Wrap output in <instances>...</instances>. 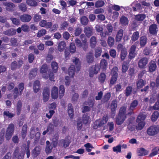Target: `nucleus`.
<instances>
[{
    "mask_svg": "<svg viewBox=\"0 0 159 159\" xmlns=\"http://www.w3.org/2000/svg\"><path fill=\"white\" fill-rule=\"evenodd\" d=\"M73 62L75 63L76 68H75L74 65H71L68 69V73L69 75L73 77L75 75V71H78L80 69V62L79 59L77 58H74L73 59Z\"/></svg>",
    "mask_w": 159,
    "mask_h": 159,
    "instance_id": "nucleus-1",
    "label": "nucleus"
},
{
    "mask_svg": "<svg viewBox=\"0 0 159 159\" xmlns=\"http://www.w3.org/2000/svg\"><path fill=\"white\" fill-rule=\"evenodd\" d=\"M146 118V115L144 114L141 113L139 115L136 120V122L138 123L136 126L137 130H140L143 128L145 125L144 120Z\"/></svg>",
    "mask_w": 159,
    "mask_h": 159,
    "instance_id": "nucleus-2",
    "label": "nucleus"
},
{
    "mask_svg": "<svg viewBox=\"0 0 159 159\" xmlns=\"http://www.w3.org/2000/svg\"><path fill=\"white\" fill-rule=\"evenodd\" d=\"M159 132V127L157 125H154L150 126L147 130V134L151 136H154Z\"/></svg>",
    "mask_w": 159,
    "mask_h": 159,
    "instance_id": "nucleus-3",
    "label": "nucleus"
},
{
    "mask_svg": "<svg viewBox=\"0 0 159 159\" xmlns=\"http://www.w3.org/2000/svg\"><path fill=\"white\" fill-rule=\"evenodd\" d=\"M14 129V126L13 124H10L7 129L6 138L7 140H9L11 137Z\"/></svg>",
    "mask_w": 159,
    "mask_h": 159,
    "instance_id": "nucleus-4",
    "label": "nucleus"
},
{
    "mask_svg": "<svg viewBox=\"0 0 159 159\" xmlns=\"http://www.w3.org/2000/svg\"><path fill=\"white\" fill-rule=\"evenodd\" d=\"M19 90L17 88L14 89V98H16L19 96L22 93V91L24 89V85L22 83H21L19 85Z\"/></svg>",
    "mask_w": 159,
    "mask_h": 159,
    "instance_id": "nucleus-5",
    "label": "nucleus"
},
{
    "mask_svg": "<svg viewBox=\"0 0 159 159\" xmlns=\"http://www.w3.org/2000/svg\"><path fill=\"white\" fill-rule=\"evenodd\" d=\"M117 72V68L116 67H114L111 71V73L113 74V75L110 81V84L113 85L116 83L118 76V74Z\"/></svg>",
    "mask_w": 159,
    "mask_h": 159,
    "instance_id": "nucleus-6",
    "label": "nucleus"
},
{
    "mask_svg": "<svg viewBox=\"0 0 159 159\" xmlns=\"http://www.w3.org/2000/svg\"><path fill=\"white\" fill-rule=\"evenodd\" d=\"M100 68L98 65H95L92 66L89 71V75L90 77H93L94 74H97L100 71Z\"/></svg>",
    "mask_w": 159,
    "mask_h": 159,
    "instance_id": "nucleus-7",
    "label": "nucleus"
},
{
    "mask_svg": "<svg viewBox=\"0 0 159 159\" xmlns=\"http://www.w3.org/2000/svg\"><path fill=\"white\" fill-rule=\"evenodd\" d=\"M51 95L53 99H56L59 97L58 88L57 87L53 86L51 90Z\"/></svg>",
    "mask_w": 159,
    "mask_h": 159,
    "instance_id": "nucleus-8",
    "label": "nucleus"
},
{
    "mask_svg": "<svg viewBox=\"0 0 159 159\" xmlns=\"http://www.w3.org/2000/svg\"><path fill=\"white\" fill-rule=\"evenodd\" d=\"M39 25L42 27H44L46 29H49L51 27L52 23L45 20H42L39 23Z\"/></svg>",
    "mask_w": 159,
    "mask_h": 159,
    "instance_id": "nucleus-9",
    "label": "nucleus"
},
{
    "mask_svg": "<svg viewBox=\"0 0 159 159\" xmlns=\"http://www.w3.org/2000/svg\"><path fill=\"white\" fill-rule=\"evenodd\" d=\"M148 31L151 34L156 35L158 31L157 25L155 24L151 25L149 27Z\"/></svg>",
    "mask_w": 159,
    "mask_h": 159,
    "instance_id": "nucleus-10",
    "label": "nucleus"
},
{
    "mask_svg": "<svg viewBox=\"0 0 159 159\" xmlns=\"http://www.w3.org/2000/svg\"><path fill=\"white\" fill-rule=\"evenodd\" d=\"M148 62V59L146 58H143L140 59L139 61L138 65L139 68H143L146 67Z\"/></svg>",
    "mask_w": 159,
    "mask_h": 159,
    "instance_id": "nucleus-11",
    "label": "nucleus"
},
{
    "mask_svg": "<svg viewBox=\"0 0 159 159\" xmlns=\"http://www.w3.org/2000/svg\"><path fill=\"white\" fill-rule=\"evenodd\" d=\"M20 20L23 22H29L31 19V16L28 14H24L20 17Z\"/></svg>",
    "mask_w": 159,
    "mask_h": 159,
    "instance_id": "nucleus-12",
    "label": "nucleus"
},
{
    "mask_svg": "<svg viewBox=\"0 0 159 159\" xmlns=\"http://www.w3.org/2000/svg\"><path fill=\"white\" fill-rule=\"evenodd\" d=\"M43 100L45 102L47 101L49 97V91L48 88H46L44 89L43 93Z\"/></svg>",
    "mask_w": 159,
    "mask_h": 159,
    "instance_id": "nucleus-13",
    "label": "nucleus"
},
{
    "mask_svg": "<svg viewBox=\"0 0 159 159\" xmlns=\"http://www.w3.org/2000/svg\"><path fill=\"white\" fill-rule=\"evenodd\" d=\"M136 47L134 45H132L131 47L129 54V57L130 58L134 57L136 55L135 52Z\"/></svg>",
    "mask_w": 159,
    "mask_h": 159,
    "instance_id": "nucleus-14",
    "label": "nucleus"
},
{
    "mask_svg": "<svg viewBox=\"0 0 159 159\" xmlns=\"http://www.w3.org/2000/svg\"><path fill=\"white\" fill-rule=\"evenodd\" d=\"M67 111L68 115L70 119H72L73 117L74 110L72 105L71 104L68 105Z\"/></svg>",
    "mask_w": 159,
    "mask_h": 159,
    "instance_id": "nucleus-15",
    "label": "nucleus"
},
{
    "mask_svg": "<svg viewBox=\"0 0 159 159\" xmlns=\"http://www.w3.org/2000/svg\"><path fill=\"white\" fill-rule=\"evenodd\" d=\"M108 120V117L107 116H103L102 120L100 122L98 120L96 121L95 122V124L97 125H98V126H100L107 123Z\"/></svg>",
    "mask_w": 159,
    "mask_h": 159,
    "instance_id": "nucleus-16",
    "label": "nucleus"
},
{
    "mask_svg": "<svg viewBox=\"0 0 159 159\" xmlns=\"http://www.w3.org/2000/svg\"><path fill=\"white\" fill-rule=\"evenodd\" d=\"M126 117L119 114L116 119V122L117 125H120L123 123Z\"/></svg>",
    "mask_w": 159,
    "mask_h": 159,
    "instance_id": "nucleus-17",
    "label": "nucleus"
},
{
    "mask_svg": "<svg viewBox=\"0 0 159 159\" xmlns=\"http://www.w3.org/2000/svg\"><path fill=\"white\" fill-rule=\"evenodd\" d=\"M80 36L82 38V40L83 43V44L82 45L81 47H83L84 51H86L88 47V45L86 43L87 40L86 39L84 35H81Z\"/></svg>",
    "mask_w": 159,
    "mask_h": 159,
    "instance_id": "nucleus-18",
    "label": "nucleus"
},
{
    "mask_svg": "<svg viewBox=\"0 0 159 159\" xmlns=\"http://www.w3.org/2000/svg\"><path fill=\"white\" fill-rule=\"evenodd\" d=\"M123 34V31L122 30L120 29L117 32L116 38V42H119L121 40Z\"/></svg>",
    "mask_w": 159,
    "mask_h": 159,
    "instance_id": "nucleus-19",
    "label": "nucleus"
},
{
    "mask_svg": "<svg viewBox=\"0 0 159 159\" xmlns=\"http://www.w3.org/2000/svg\"><path fill=\"white\" fill-rule=\"evenodd\" d=\"M138 102L136 100H134L131 102L129 108V110L130 112H131L135 109L138 105Z\"/></svg>",
    "mask_w": 159,
    "mask_h": 159,
    "instance_id": "nucleus-20",
    "label": "nucleus"
},
{
    "mask_svg": "<svg viewBox=\"0 0 159 159\" xmlns=\"http://www.w3.org/2000/svg\"><path fill=\"white\" fill-rule=\"evenodd\" d=\"M58 94L59 98L61 99L62 98L65 93V89L64 86L63 85H61L59 87Z\"/></svg>",
    "mask_w": 159,
    "mask_h": 159,
    "instance_id": "nucleus-21",
    "label": "nucleus"
},
{
    "mask_svg": "<svg viewBox=\"0 0 159 159\" xmlns=\"http://www.w3.org/2000/svg\"><path fill=\"white\" fill-rule=\"evenodd\" d=\"M93 28L91 26H87L85 28L84 32L87 36L89 37L92 34Z\"/></svg>",
    "mask_w": 159,
    "mask_h": 159,
    "instance_id": "nucleus-22",
    "label": "nucleus"
},
{
    "mask_svg": "<svg viewBox=\"0 0 159 159\" xmlns=\"http://www.w3.org/2000/svg\"><path fill=\"white\" fill-rule=\"evenodd\" d=\"M121 24L123 26L127 25L129 23L128 19L124 16H122L120 19Z\"/></svg>",
    "mask_w": 159,
    "mask_h": 159,
    "instance_id": "nucleus-23",
    "label": "nucleus"
},
{
    "mask_svg": "<svg viewBox=\"0 0 159 159\" xmlns=\"http://www.w3.org/2000/svg\"><path fill=\"white\" fill-rule=\"evenodd\" d=\"M16 31L15 30L11 28L3 32V34L6 35L12 36L16 34Z\"/></svg>",
    "mask_w": 159,
    "mask_h": 159,
    "instance_id": "nucleus-24",
    "label": "nucleus"
},
{
    "mask_svg": "<svg viewBox=\"0 0 159 159\" xmlns=\"http://www.w3.org/2000/svg\"><path fill=\"white\" fill-rule=\"evenodd\" d=\"M3 5L7 7L6 9L8 11H11V9L10 8H14L15 7L14 4L11 2H3Z\"/></svg>",
    "mask_w": 159,
    "mask_h": 159,
    "instance_id": "nucleus-25",
    "label": "nucleus"
},
{
    "mask_svg": "<svg viewBox=\"0 0 159 159\" xmlns=\"http://www.w3.org/2000/svg\"><path fill=\"white\" fill-rule=\"evenodd\" d=\"M70 144L69 140L66 139H62L60 140L59 143V145L61 146H63L64 148L68 147Z\"/></svg>",
    "mask_w": 159,
    "mask_h": 159,
    "instance_id": "nucleus-26",
    "label": "nucleus"
},
{
    "mask_svg": "<svg viewBox=\"0 0 159 159\" xmlns=\"http://www.w3.org/2000/svg\"><path fill=\"white\" fill-rule=\"evenodd\" d=\"M40 88V86L39 82L38 80L34 82L33 87V89L34 92H38Z\"/></svg>",
    "mask_w": 159,
    "mask_h": 159,
    "instance_id": "nucleus-27",
    "label": "nucleus"
},
{
    "mask_svg": "<svg viewBox=\"0 0 159 159\" xmlns=\"http://www.w3.org/2000/svg\"><path fill=\"white\" fill-rule=\"evenodd\" d=\"M107 63L106 60L102 59L100 61V67L103 70H105L107 67Z\"/></svg>",
    "mask_w": 159,
    "mask_h": 159,
    "instance_id": "nucleus-28",
    "label": "nucleus"
},
{
    "mask_svg": "<svg viewBox=\"0 0 159 159\" xmlns=\"http://www.w3.org/2000/svg\"><path fill=\"white\" fill-rule=\"evenodd\" d=\"M156 65L154 61H151L149 64V70L150 72L154 71L156 68Z\"/></svg>",
    "mask_w": 159,
    "mask_h": 159,
    "instance_id": "nucleus-29",
    "label": "nucleus"
},
{
    "mask_svg": "<svg viewBox=\"0 0 159 159\" xmlns=\"http://www.w3.org/2000/svg\"><path fill=\"white\" fill-rule=\"evenodd\" d=\"M66 46V43L64 41L60 42L58 45V49L60 52H62L65 49Z\"/></svg>",
    "mask_w": 159,
    "mask_h": 159,
    "instance_id": "nucleus-30",
    "label": "nucleus"
},
{
    "mask_svg": "<svg viewBox=\"0 0 159 159\" xmlns=\"http://www.w3.org/2000/svg\"><path fill=\"white\" fill-rule=\"evenodd\" d=\"M147 39L146 36H143L140 38V43L141 47H144L147 43Z\"/></svg>",
    "mask_w": 159,
    "mask_h": 159,
    "instance_id": "nucleus-31",
    "label": "nucleus"
},
{
    "mask_svg": "<svg viewBox=\"0 0 159 159\" xmlns=\"http://www.w3.org/2000/svg\"><path fill=\"white\" fill-rule=\"evenodd\" d=\"M51 68L53 73H56L58 69V66L57 63L53 61L51 63Z\"/></svg>",
    "mask_w": 159,
    "mask_h": 159,
    "instance_id": "nucleus-32",
    "label": "nucleus"
},
{
    "mask_svg": "<svg viewBox=\"0 0 159 159\" xmlns=\"http://www.w3.org/2000/svg\"><path fill=\"white\" fill-rule=\"evenodd\" d=\"M93 54L91 52L88 53L86 56V60L88 62L91 63L93 62Z\"/></svg>",
    "mask_w": 159,
    "mask_h": 159,
    "instance_id": "nucleus-33",
    "label": "nucleus"
},
{
    "mask_svg": "<svg viewBox=\"0 0 159 159\" xmlns=\"http://www.w3.org/2000/svg\"><path fill=\"white\" fill-rule=\"evenodd\" d=\"M138 153L139 156H143L148 154L147 152L143 148H139L138 150Z\"/></svg>",
    "mask_w": 159,
    "mask_h": 159,
    "instance_id": "nucleus-34",
    "label": "nucleus"
},
{
    "mask_svg": "<svg viewBox=\"0 0 159 159\" xmlns=\"http://www.w3.org/2000/svg\"><path fill=\"white\" fill-rule=\"evenodd\" d=\"M146 17L145 15L143 14H139L136 15L135 16V19L136 20L139 21H143Z\"/></svg>",
    "mask_w": 159,
    "mask_h": 159,
    "instance_id": "nucleus-35",
    "label": "nucleus"
},
{
    "mask_svg": "<svg viewBox=\"0 0 159 159\" xmlns=\"http://www.w3.org/2000/svg\"><path fill=\"white\" fill-rule=\"evenodd\" d=\"M117 107V101L116 100L113 101L111 105V108L112 112H114L115 111Z\"/></svg>",
    "mask_w": 159,
    "mask_h": 159,
    "instance_id": "nucleus-36",
    "label": "nucleus"
},
{
    "mask_svg": "<svg viewBox=\"0 0 159 159\" xmlns=\"http://www.w3.org/2000/svg\"><path fill=\"white\" fill-rule=\"evenodd\" d=\"M102 50L101 48H97L95 51L94 56L96 58H97L100 56L101 54Z\"/></svg>",
    "mask_w": 159,
    "mask_h": 159,
    "instance_id": "nucleus-37",
    "label": "nucleus"
},
{
    "mask_svg": "<svg viewBox=\"0 0 159 159\" xmlns=\"http://www.w3.org/2000/svg\"><path fill=\"white\" fill-rule=\"evenodd\" d=\"M48 70V67L46 64H43L40 69V72L41 74H43L47 72Z\"/></svg>",
    "mask_w": 159,
    "mask_h": 159,
    "instance_id": "nucleus-38",
    "label": "nucleus"
},
{
    "mask_svg": "<svg viewBox=\"0 0 159 159\" xmlns=\"http://www.w3.org/2000/svg\"><path fill=\"white\" fill-rule=\"evenodd\" d=\"M145 82L143 80L140 79L137 82V87L138 89L141 88L144 86Z\"/></svg>",
    "mask_w": 159,
    "mask_h": 159,
    "instance_id": "nucleus-39",
    "label": "nucleus"
},
{
    "mask_svg": "<svg viewBox=\"0 0 159 159\" xmlns=\"http://www.w3.org/2000/svg\"><path fill=\"white\" fill-rule=\"evenodd\" d=\"M90 46L92 48H94L96 44V39L95 37L93 36L90 40Z\"/></svg>",
    "mask_w": 159,
    "mask_h": 159,
    "instance_id": "nucleus-40",
    "label": "nucleus"
},
{
    "mask_svg": "<svg viewBox=\"0 0 159 159\" xmlns=\"http://www.w3.org/2000/svg\"><path fill=\"white\" fill-rule=\"evenodd\" d=\"M115 40L113 38L110 36L107 39V43L110 47L112 46L114 43Z\"/></svg>",
    "mask_w": 159,
    "mask_h": 159,
    "instance_id": "nucleus-41",
    "label": "nucleus"
},
{
    "mask_svg": "<svg viewBox=\"0 0 159 159\" xmlns=\"http://www.w3.org/2000/svg\"><path fill=\"white\" fill-rule=\"evenodd\" d=\"M139 37V33L138 31L134 32L133 34L131 37V40L133 41L137 40Z\"/></svg>",
    "mask_w": 159,
    "mask_h": 159,
    "instance_id": "nucleus-42",
    "label": "nucleus"
},
{
    "mask_svg": "<svg viewBox=\"0 0 159 159\" xmlns=\"http://www.w3.org/2000/svg\"><path fill=\"white\" fill-rule=\"evenodd\" d=\"M27 4L31 6H36L37 5V2L35 0H27Z\"/></svg>",
    "mask_w": 159,
    "mask_h": 159,
    "instance_id": "nucleus-43",
    "label": "nucleus"
},
{
    "mask_svg": "<svg viewBox=\"0 0 159 159\" xmlns=\"http://www.w3.org/2000/svg\"><path fill=\"white\" fill-rule=\"evenodd\" d=\"M159 116V113L157 111H155L152 114L151 117L152 121H155L158 118Z\"/></svg>",
    "mask_w": 159,
    "mask_h": 159,
    "instance_id": "nucleus-44",
    "label": "nucleus"
},
{
    "mask_svg": "<svg viewBox=\"0 0 159 159\" xmlns=\"http://www.w3.org/2000/svg\"><path fill=\"white\" fill-rule=\"evenodd\" d=\"M126 108L125 107H121L120 110L119 114L126 117Z\"/></svg>",
    "mask_w": 159,
    "mask_h": 159,
    "instance_id": "nucleus-45",
    "label": "nucleus"
},
{
    "mask_svg": "<svg viewBox=\"0 0 159 159\" xmlns=\"http://www.w3.org/2000/svg\"><path fill=\"white\" fill-rule=\"evenodd\" d=\"M106 75L104 73H101L99 76V81L101 83H103L106 79Z\"/></svg>",
    "mask_w": 159,
    "mask_h": 159,
    "instance_id": "nucleus-46",
    "label": "nucleus"
},
{
    "mask_svg": "<svg viewBox=\"0 0 159 159\" xmlns=\"http://www.w3.org/2000/svg\"><path fill=\"white\" fill-rule=\"evenodd\" d=\"M3 115L4 116H6L8 118H11L15 115V114L11 113L10 112L8 111H4L3 113Z\"/></svg>",
    "mask_w": 159,
    "mask_h": 159,
    "instance_id": "nucleus-47",
    "label": "nucleus"
},
{
    "mask_svg": "<svg viewBox=\"0 0 159 159\" xmlns=\"http://www.w3.org/2000/svg\"><path fill=\"white\" fill-rule=\"evenodd\" d=\"M27 129V127L26 125H24L23 126L21 132L22 137L23 139L25 138L26 136Z\"/></svg>",
    "mask_w": 159,
    "mask_h": 159,
    "instance_id": "nucleus-48",
    "label": "nucleus"
},
{
    "mask_svg": "<svg viewBox=\"0 0 159 159\" xmlns=\"http://www.w3.org/2000/svg\"><path fill=\"white\" fill-rule=\"evenodd\" d=\"M113 150L114 152L117 153L121 152V146L119 144L116 146L113 147Z\"/></svg>",
    "mask_w": 159,
    "mask_h": 159,
    "instance_id": "nucleus-49",
    "label": "nucleus"
},
{
    "mask_svg": "<svg viewBox=\"0 0 159 159\" xmlns=\"http://www.w3.org/2000/svg\"><path fill=\"white\" fill-rule=\"evenodd\" d=\"M46 30L45 29L41 30L38 31L37 36L38 37H40L45 34H46Z\"/></svg>",
    "mask_w": 159,
    "mask_h": 159,
    "instance_id": "nucleus-50",
    "label": "nucleus"
},
{
    "mask_svg": "<svg viewBox=\"0 0 159 159\" xmlns=\"http://www.w3.org/2000/svg\"><path fill=\"white\" fill-rule=\"evenodd\" d=\"M159 109V100L156 103L153 107H150L149 108V110H151L152 109L158 110Z\"/></svg>",
    "mask_w": 159,
    "mask_h": 159,
    "instance_id": "nucleus-51",
    "label": "nucleus"
},
{
    "mask_svg": "<svg viewBox=\"0 0 159 159\" xmlns=\"http://www.w3.org/2000/svg\"><path fill=\"white\" fill-rule=\"evenodd\" d=\"M80 20L82 24L84 25H87L89 21L88 18L85 16L82 17Z\"/></svg>",
    "mask_w": 159,
    "mask_h": 159,
    "instance_id": "nucleus-52",
    "label": "nucleus"
},
{
    "mask_svg": "<svg viewBox=\"0 0 159 159\" xmlns=\"http://www.w3.org/2000/svg\"><path fill=\"white\" fill-rule=\"evenodd\" d=\"M54 124L56 126H59L62 127L63 125V123L59 120L56 119L54 120Z\"/></svg>",
    "mask_w": 159,
    "mask_h": 159,
    "instance_id": "nucleus-53",
    "label": "nucleus"
},
{
    "mask_svg": "<svg viewBox=\"0 0 159 159\" xmlns=\"http://www.w3.org/2000/svg\"><path fill=\"white\" fill-rule=\"evenodd\" d=\"M37 69L35 68L31 71L29 74V77L32 78L34 77L37 74Z\"/></svg>",
    "mask_w": 159,
    "mask_h": 159,
    "instance_id": "nucleus-54",
    "label": "nucleus"
},
{
    "mask_svg": "<svg viewBox=\"0 0 159 159\" xmlns=\"http://www.w3.org/2000/svg\"><path fill=\"white\" fill-rule=\"evenodd\" d=\"M83 121L84 124H86L90 121L89 116L86 115H84L83 117Z\"/></svg>",
    "mask_w": 159,
    "mask_h": 159,
    "instance_id": "nucleus-55",
    "label": "nucleus"
},
{
    "mask_svg": "<svg viewBox=\"0 0 159 159\" xmlns=\"http://www.w3.org/2000/svg\"><path fill=\"white\" fill-rule=\"evenodd\" d=\"M84 146L86 148V151L88 152H90L91 151V149L90 148H93V147L92 145L91 144L89 143H87L84 144Z\"/></svg>",
    "mask_w": 159,
    "mask_h": 159,
    "instance_id": "nucleus-56",
    "label": "nucleus"
},
{
    "mask_svg": "<svg viewBox=\"0 0 159 159\" xmlns=\"http://www.w3.org/2000/svg\"><path fill=\"white\" fill-rule=\"evenodd\" d=\"M132 88L131 86H128L126 88L125 90V95L127 96H128L131 94L132 91Z\"/></svg>",
    "mask_w": 159,
    "mask_h": 159,
    "instance_id": "nucleus-57",
    "label": "nucleus"
},
{
    "mask_svg": "<svg viewBox=\"0 0 159 159\" xmlns=\"http://www.w3.org/2000/svg\"><path fill=\"white\" fill-rule=\"evenodd\" d=\"M127 55V51L126 49H123L122 50L120 54L121 59L122 60H123L126 57Z\"/></svg>",
    "mask_w": 159,
    "mask_h": 159,
    "instance_id": "nucleus-58",
    "label": "nucleus"
},
{
    "mask_svg": "<svg viewBox=\"0 0 159 159\" xmlns=\"http://www.w3.org/2000/svg\"><path fill=\"white\" fill-rule=\"evenodd\" d=\"M158 44V42L157 41V40L156 39H153L151 40L150 47L152 48V47L154 48Z\"/></svg>",
    "mask_w": 159,
    "mask_h": 159,
    "instance_id": "nucleus-59",
    "label": "nucleus"
},
{
    "mask_svg": "<svg viewBox=\"0 0 159 159\" xmlns=\"http://www.w3.org/2000/svg\"><path fill=\"white\" fill-rule=\"evenodd\" d=\"M70 50L71 53H73L75 52L76 47L74 43H71L70 44Z\"/></svg>",
    "mask_w": 159,
    "mask_h": 159,
    "instance_id": "nucleus-60",
    "label": "nucleus"
},
{
    "mask_svg": "<svg viewBox=\"0 0 159 159\" xmlns=\"http://www.w3.org/2000/svg\"><path fill=\"white\" fill-rule=\"evenodd\" d=\"M20 9L23 11H25L27 10V7L25 4L23 3L20 4L19 6Z\"/></svg>",
    "mask_w": 159,
    "mask_h": 159,
    "instance_id": "nucleus-61",
    "label": "nucleus"
},
{
    "mask_svg": "<svg viewBox=\"0 0 159 159\" xmlns=\"http://www.w3.org/2000/svg\"><path fill=\"white\" fill-rule=\"evenodd\" d=\"M11 20L12 21V23L14 25H18L20 24V21L19 19L14 18H11Z\"/></svg>",
    "mask_w": 159,
    "mask_h": 159,
    "instance_id": "nucleus-62",
    "label": "nucleus"
},
{
    "mask_svg": "<svg viewBox=\"0 0 159 159\" xmlns=\"http://www.w3.org/2000/svg\"><path fill=\"white\" fill-rule=\"evenodd\" d=\"M111 97V94L110 93H108L106 94L102 99V101L104 102L107 101L110 99Z\"/></svg>",
    "mask_w": 159,
    "mask_h": 159,
    "instance_id": "nucleus-63",
    "label": "nucleus"
},
{
    "mask_svg": "<svg viewBox=\"0 0 159 159\" xmlns=\"http://www.w3.org/2000/svg\"><path fill=\"white\" fill-rule=\"evenodd\" d=\"M104 4V2L102 1H97L95 4V6L96 7H102Z\"/></svg>",
    "mask_w": 159,
    "mask_h": 159,
    "instance_id": "nucleus-64",
    "label": "nucleus"
}]
</instances>
